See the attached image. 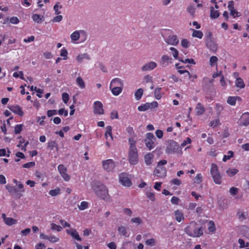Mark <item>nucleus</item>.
<instances>
[{
	"instance_id": "obj_60",
	"label": "nucleus",
	"mask_w": 249,
	"mask_h": 249,
	"mask_svg": "<svg viewBox=\"0 0 249 249\" xmlns=\"http://www.w3.org/2000/svg\"><path fill=\"white\" fill-rule=\"evenodd\" d=\"M67 54H68V52L65 48H63L61 50L60 55L61 56H63L64 60H66L67 59Z\"/></svg>"
},
{
	"instance_id": "obj_27",
	"label": "nucleus",
	"mask_w": 249,
	"mask_h": 249,
	"mask_svg": "<svg viewBox=\"0 0 249 249\" xmlns=\"http://www.w3.org/2000/svg\"><path fill=\"white\" fill-rule=\"evenodd\" d=\"M240 97L238 96L232 97L230 96L228 97L227 100V103L231 106H234L236 104V100H240Z\"/></svg>"
},
{
	"instance_id": "obj_33",
	"label": "nucleus",
	"mask_w": 249,
	"mask_h": 249,
	"mask_svg": "<svg viewBox=\"0 0 249 249\" xmlns=\"http://www.w3.org/2000/svg\"><path fill=\"white\" fill-rule=\"evenodd\" d=\"M203 36V33L198 30H193V32L192 34V36L193 37H197L198 38H202Z\"/></svg>"
},
{
	"instance_id": "obj_22",
	"label": "nucleus",
	"mask_w": 249,
	"mask_h": 249,
	"mask_svg": "<svg viewBox=\"0 0 249 249\" xmlns=\"http://www.w3.org/2000/svg\"><path fill=\"white\" fill-rule=\"evenodd\" d=\"M9 22L12 24H17L19 22V19L17 17H12L9 20L7 18L3 20L2 23L3 24H7Z\"/></svg>"
},
{
	"instance_id": "obj_6",
	"label": "nucleus",
	"mask_w": 249,
	"mask_h": 249,
	"mask_svg": "<svg viewBox=\"0 0 249 249\" xmlns=\"http://www.w3.org/2000/svg\"><path fill=\"white\" fill-rule=\"evenodd\" d=\"M80 36H84L83 40H85L86 39L87 35L86 34V33L83 30H80L74 32L71 34V38L72 41H75L79 39Z\"/></svg>"
},
{
	"instance_id": "obj_52",
	"label": "nucleus",
	"mask_w": 249,
	"mask_h": 249,
	"mask_svg": "<svg viewBox=\"0 0 249 249\" xmlns=\"http://www.w3.org/2000/svg\"><path fill=\"white\" fill-rule=\"evenodd\" d=\"M88 207V203L86 201H82L80 205L78 206V208L80 210H84L87 209Z\"/></svg>"
},
{
	"instance_id": "obj_32",
	"label": "nucleus",
	"mask_w": 249,
	"mask_h": 249,
	"mask_svg": "<svg viewBox=\"0 0 249 249\" xmlns=\"http://www.w3.org/2000/svg\"><path fill=\"white\" fill-rule=\"evenodd\" d=\"M143 92V90L142 89L140 88L137 90L135 93V98L137 100H139L141 98Z\"/></svg>"
},
{
	"instance_id": "obj_17",
	"label": "nucleus",
	"mask_w": 249,
	"mask_h": 249,
	"mask_svg": "<svg viewBox=\"0 0 249 249\" xmlns=\"http://www.w3.org/2000/svg\"><path fill=\"white\" fill-rule=\"evenodd\" d=\"M67 232L77 240L81 241V238L76 230L74 229L67 230Z\"/></svg>"
},
{
	"instance_id": "obj_21",
	"label": "nucleus",
	"mask_w": 249,
	"mask_h": 249,
	"mask_svg": "<svg viewBox=\"0 0 249 249\" xmlns=\"http://www.w3.org/2000/svg\"><path fill=\"white\" fill-rule=\"evenodd\" d=\"M228 8L230 11L231 16H234V14H238V12L236 11L234 8V2L232 0L229 1L228 2Z\"/></svg>"
},
{
	"instance_id": "obj_39",
	"label": "nucleus",
	"mask_w": 249,
	"mask_h": 249,
	"mask_svg": "<svg viewBox=\"0 0 249 249\" xmlns=\"http://www.w3.org/2000/svg\"><path fill=\"white\" fill-rule=\"evenodd\" d=\"M138 109L140 111H144L147 110V109H149V105L148 103L139 106Z\"/></svg>"
},
{
	"instance_id": "obj_7",
	"label": "nucleus",
	"mask_w": 249,
	"mask_h": 249,
	"mask_svg": "<svg viewBox=\"0 0 249 249\" xmlns=\"http://www.w3.org/2000/svg\"><path fill=\"white\" fill-rule=\"evenodd\" d=\"M119 181L120 183L125 186H130L131 185V182L128 177V175L125 173H121L119 175Z\"/></svg>"
},
{
	"instance_id": "obj_47",
	"label": "nucleus",
	"mask_w": 249,
	"mask_h": 249,
	"mask_svg": "<svg viewBox=\"0 0 249 249\" xmlns=\"http://www.w3.org/2000/svg\"><path fill=\"white\" fill-rule=\"evenodd\" d=\"M62 8V6L61 5H59V3H57L55 4V5L53 7V9L55 11V13L56 15H59L61 13L60 11H59V9H60Z\"/></svg>"
},
{
	"instance_id": "obj_37",
	"label": "nucleus",
	"mask_w": 249,
	"mask_h": 249,
	"mask_svg": "<svg viewBox=\"0 0 249 249\" xmlns=\"http://www.w3.org/2000/svg\"><path fill=\"white\" fill-rule=\"evenodd\" d=\"M238 171L236 169H229L226 171L227 174L229 177H232L238 173Z\"/></svg>"
},
{
	"instance_id": "obj_19",
	"label": "nucleus",
	"mask_w": 249,
	"mask_h": 249,
	"mask_svg": "<svg viewBox=\"0 0 249 249\" xmlns=\"http://www.w3.org/2000/svg\"><path fill=\"white\" fill-rule=\"evenodd\" d=\"M174 213L175 219L178 222H180L182 220L184 219V214L181 211L176 210Z\"/></svg>"
},
{
	"instance_id": "obj_30",
	"label": "nucleus",
	"mask_w": 249,
	"mask_h": 249,
	"mask_svg": "<svg viewBox=\"0 0 249 249\" xmlns=\"http://www.w3.org/2000/svg\"><path fill=\"white\" fill-rule=\"evenodd\" d=\"M4 222L7 225L12 226L17 224V221L13 218L8 217L7 219H6V220L4 221Z\"/></svg>"
},
{
	"instance_id": "obj_62",
	"label": "nucleus",
	"mask_w": 249,
	"mask_h": 249,
	"mask_svg": "<svg viewBox=\"0 0 249 249\" xmlns=\"http://www.w3.org/2000/svg\"><path fill=\"white\" fill-rule=\"evenodd\" d=\"M33 19L35 22L40 23L44 20V17H32Z\"/></svg>"
},
{
	"instance_id": "obj_45",
	"label": "nucleus",
	"mask_w": 249,
	"mask_h": 249,
	"mask_svg": "<svg viewBox=\"0 0 249 249\" xmlns=\"http://www.w3.org/2000/svg\"><path fill=\"white\" fill-rule=\"evenodd\" d=\"M60 190L59 188H57L54 190H51L49 191V194L53 196H56L60 194Z\"/></svg>"
},
{
	"instance_id": "obj_49",
	"label": "nucleus",
	"mask_w": 249,
	"mask_h": 249,
	"mask_svg": "<svg viewBox=\"0 0 249 249\" xmlns=\"http://www.w3.org/2000/svg\"><path fill=\"white\" fill-rule=\"evenodd\" d=\"M170 50L172 51V54L173 57L175 59H177L178 58V51L174 47H171Z\"/></svg>"
},
{
	"instance_id": "obj_20",
	"label": "nucleus",
	"mask_w": 249,
	"mask_h": 249,
	"mask_svg": "<svg viewBox=\"0 0 249 249\" xmlns=\"http://www.w3.org/2000/svg\"><path fill=\"white\" fill-rule=\"evenodd\" d=\"M193 237H199L202 235L203 233V230L202 227H199L198 228H195L193 226Z\"/></svg>"
},
{
	"instance_id": "obj_8",
	"label": "nucleus",
	"mask_w": 249,
	"mask_h": 249,
	"mask_svg": "<svg viewBox=\"0 0 249 249\" xmlns=\"http://www.w3.org/2000/svg\"><path fill=\"white\" fill-rule=\"evenodd\" d=\"M58 170L63 178V179L65 181H69L70 180V177L69 175L67 173V168L64 166L63 164H60L58 166Z\"/></svg>"
},
{
	"instance_id": "obj_46",
	"label": "nucleus",
	"mask_w": 249,
	"mask_h": 249,
	"mask_svg": "<svg viewBox=\"0 0 249 249\" xmlns=\"http://www.w3.org/2000/svg\"><path fill=\"white\" fill-rule=\"evenodd\" d=\"M48 147L51 150H53L54 147L57 149V144L55 141H51L48 143Z\"/></svg>"
},
{
	"instance_id": "obj_12",
	"label": "nucleus",
	"mask_w": 249,
	"mask_h": 249,
	"mask_svg": "<svg viewBox=\"0 0 249 249\" xmlns=\"http://www.w3.org/2000/svg\"><path fill=\"white\" fill-rule=\"evenodd\" d=\"M205 44L206 47L211 51L214 53L216 52L217 50V44L214 39L209 41H205Z\"/></svg>"
},
{
	"instance_id": "obj_50",
	"label": "nucleus",
	"mask_w": 249,
	"mask_h": 249,
	"mask_svg": "<svg viewBox=\"0 0 249 249\" xmlns=\"http://www.w3.org/2000/svg\"><path fill=\"white\" fill-rule=\"evenodd\" d=\"M211 14L210 16H219L220 13L218 12V9H214L213 6L211 7Z\"/></svg>"
},
{
	"instance_id": "obj_51",
	"label": "nucleus",
	"mask_w": 249,
	"mask_h": 249,
	"mask_svg": "<svg viewBox=\"0 0 249 249\" xmlns=\"http://www.w3.org/2000/svg\"><path fill=\"white\" fill-rule=\"evenodd\" d=\"M6 189L8 192L12 195H14V194L16 193L18 190L17 188L10 186H7L6 187Z\"/></svg>"
},
{
	"instance_id": "obj_13",
	"label": "nucleus",
	"mask_w": 249,
	"mask_h": 249,
	"mask_svg": "<svg viewBox=\"0 0 249 249\" xmlns=\"http://www.w3.org/2000/svg\"><path fill=\"white\" fill-rule=\"evenodd\" d=\"M165 42L168 44L176 46L178 43L179 40L178 39V37L176 36L173 35L169 36L166 39Z\"/></svg>"
},
{
	"instance_id": "obj_3",
	"label": "nucleus",
	"mask_w": 249,
	"mask_h": 249,
	"mask_svg": "<svg viewBox=\"0 0 249 249\" xmlns=\"http://www.w3.org/2000/svg\"><path fill=\"white\" fill-rule=\"evenodd\" d=\"M179 146L178 143L173 140H169L167 142V145L165 150L168 154H173L179 151Z\"/></svg>"
},
{
	"instance_id": "obj_44",
	"label": "nucleus",
	"mask_w": 249,
	"mask_h": 249,
	"mask_svg": "<svg viewBox=\"0 0 249 249\" xmlns=\"http://www.w3.org/2000/svg\"><path fill=\"white\" fill-rule=\"evenodd\" d=\"M238 243L240 244L239 247L240 248H243L248 247L249 246V242L245 243L244 240L242 239H239Z\"/></svg>"
},
{
	"instance_id": "obj_29",
	"label": "nucleus",
	"mask_w": 249,
	"mask_h": 249,
	"mask_svg": "<svg viewBox=\"0 0 249 249\" xmlns=\"http://www.w3.org/2000/svg\"><path fill=\"white\" fill-rule=\"evenodd\" d=\"M235 84L236 87L240 89H243L245 86L243 80L241 78L236 79L235 82Z\"/></svg>"
},
{
	"instance_id": "obj_25",
	"label": "nucleus",
	"mask_w": 249,
	"mask_h": 249,
	"mask_svg": "<svg viewBox=\"0 0 249 249\" xmlns=\"http://www.w3.org/2000/svg\"><path fill=\"white\" fill-rule=\"evenodd\" d=\"M84 59H86L89 60L90 59V57L87 53L79 54L76 57L77 60L79 63H81Z\"/></svg>"
},
{
	"instance_id": "obj_16",
	"label": "nucleus",
	"mask_w": 249,
	"mask_h": 249,
	"mask_svg": "<svg viewBox=\"0 0 249 249\" xmlns=\"http://www.w3.org/2000/svg\"><path fill=\"white\" fill-rule=\"evenodd\" d=\"M124 85L122 80L118 78H115L111 81L109 85V89H111L113 87H121Z\"/></svg>"
},
{
	"instance_id": "obj_59",
	"label": "nucleus",
	"mask_w": 249,
	"mask_h": 249,
	"mask_svg": "<svg viewBox=\"0 0 249 249\" xmlns=\"http://www.w3.org/2000/svg\"><path fill=\"white\" fill-rule=\"evenodd\" d=\"M143 82H145L146 83H148L149 82L152 83V77L149 75H147L145 76L143 78Z\"/></svg>"
},
{
	"instance_id": "obj_18",
	"label": "nucleus",
	"mask_w": 249,
	"mask_h": 249,
	"mask_svg": "<svg viewBox=\"0 0 249 249\" xmlns=\"http://www.w3.org/2000/svg\"><path fill=\"white\" fill-rule=\"evenodd\" d=\"M171 59L167 55H163L160 61V64L162 67H165L167 66L169 63V61Z\"/></svg>"
},
{
	"instance_id": "obj_61",
	"label": "nucleus",
	"mask_w": 249,
	"mask_h": 249,
	"mask_svg": "<svg viewBox=\"0 0 249 249\" xmlns=\"http://www.w3.org/2000/svg\"><path fill=\"white\" fill-rule=\"evenodd\" d=\"M23 192H24V189L20 191L17 190V192L14 194V197L16 198H19L22 196V193Z\"/></svg>"
},
{
	"instance_id": "obj_31",
	"label": "nucleus",
	"mask_w": 249,
	"mask_h": 249,
	"mask_svg": "<svg viewBox=\"0 0 249 249\" xmlns=\"http://www.w3.org/2000/svg\"><path fill=\"white\" fill-rule=\"evenodd\" d=\"M128 142L129 144V149H137L136 146V142L132 138L128 139Z\"/></svg>"
},
{
	"instance_id": "obj_55",
	"label": "nucleus",
	"mask_w": 249,
	"mask_h": 249,
	"mask_svg": "<svg viewBox=\"0 0 249 249\" xmlns=\"http://www.w3.org/2000/svg\"><path fill=\"white\" fill-rule=\"evenodd\" d=\"M22 124H17L15 126L14 132L15 134H19L22 131Z\"/></svg>"
},
{
	"instance_id": "obj_14",
	"label": "nucleus",
	"mask_w": 249,
	"mask_h": 249,
	"mask_svg": "<svg viewBox=\"0 0 249 249\" xmlns=\"http://www.w3.org/2000/svg\"><path fill=\"white\" fill-rule=\"evenodd\" d=\"M8 108L13 112L17 114L20 116H22L24 114V113L22 110V108L18 105L8 106Z\"/></svg>"
},
{
	"instance_id": "obj_1",
	"label": "nucleus",
	"mask_w": 249,
	"mask_h": 249,
	"mask_svg": "<svg viewBox=\"0 0 249 249\" xmlns=\"http://www.w3.org/2000/svg\"><path fill=\"white\" fill-rule=\"evenodd\" d=\"M92 188L96 195L100 198L107 200L109 199L108 190L106 187L102 183L95 181L93 183Z\"/></svg>"
},
{
	"instance_id": "obj_28",
	"label": "nucleus",
	"mask_w": 249,
	"mask_h": 249,
	"mask_svg": "<svg viewBox=\"0 0 249 249\" xmlns=\"http://www.w3.org/2000/svg\"><path fill=\"white\" fill-rule=\"evenodd\" d=\"M210 172L212 177L219 173L216 164L214 163L212 164Z\"/></svg>"
},
{
	"instance_id": "obj_9",
	"label": "nucleus",
	"mask_w": 249,
	"mask_h": 249,
	"mask_svg": "<svg viewBox=\"0 0 249 249\" xmlns=\"http://www.w3.org/2000/svg\"><path fill=\"white\" fill-rule=\"evenodd\" d=\"M166 169L165 167L157 165L155 169L154 175L158 177L163 178L166 176Z\"/></svg>"
},
{
	"instance_id": "obj_24",
	"label": "nucleus",
	"mask_w": 249,
	"mask_h": 249,
	"mask_svg": "<svg viewBox=\"0 0 249 249\" xmlns=\"http://www.w3.org/2000/svg\"><path fill=\"white\" fill-rule=\"evenodd\" d=\"M110 89L114 95L118 96L122 92L123 88L121 87H113Z\"/></svg>"
},
{
	"instance_id": "obj_26",
	"label": "nucleus",
	"mask_w": 249,
	"mask_h": 249,
	"mask_svg": "<svg viewBox=\"0 0 249 249\" xmlns=\"http://www.w3.org/2000/svg\"><path fill=\"white\" fill-rule=\"evenodd\" d=\"M197 115H201L203 114L205 111L204 107L200 103H198L196 107Z\"/></svg>"
},
{
	"instance_id": "obj_48",
	"label": "nucleus",
	"mask_w": 249,
	"mask_h": 249,
	"mask_svg": "<svg viewBox=\"0 0 249 249\" xmlns=\"http://www.w3.org/2000/svg\"><path fill=\"white\" fill-rule=\"evenodd\" d=\"M233 156V153L231 151L228 152V155H224L223 158V161L225 162L227 160H230Z\"/></svg>"
},
{
	"instance_id": "obj_2",
	"label": "nucleus",
	"mask_w": 249,
	"mask_h": 249,
	"mask_svg": "<svg viewBox=\"0 0 249 249\" xmlns=\"http://www.w3.org/2000/svg\"><path fill=\"white\" fill-rule=\"evenodd\" d=\"M156 138L151 133H148L146 134V138L144 139V142L146 147L151 150L153 149L157 143H156Z\"/></svg>"
},
{
	"instance_id": "obj_63",
	"label": "nucleus",
	"mask_w": 249,
	"mask_h": 249,
	"mask_svg": "<svg viewBox=\"0 0 249 249\" xmlns=\"http://www.w3.org/2000/svg\"><path fill=\"white\" fill-rule=\"evenodd\" d=\"M35 164H35V162H33V161L29 162L24 164L23 165V167L26 168H29L31 167H34L35 166Z\"/></svg>"
},
{
	"instance_id": "obj_56",
	"label": "nucleus",
	"mask_w": 249,
	"mask_h": 249,
	"mask_svg": "<svg viewBox=\"0 0 249 249\" xmlns=\"http://www.w3.org/2000/svg\"><path fill=\"white\" fill-rule=\"evenodd\" d=\"M51 225V229L53 230H56L57 231H59L62 229V228L61 226H58L55 224L52 223Z\"/></svg>"
},
{
	"instance_id": "obj_36",
	"label": "nucleus",
	"mask_w": 249,
	"mask_h": 249,
	"mask_svg": "<svg viewBox=\"0 0 249 249\" xmlns=\"http://www.w3.org/2000/svg\"><path fill=\"white\" fill-rule=\"evenodd\" d=\"M184 231L188 235L193 237V226L192 225L186 227L184 229Z\"/></svg>"
},
{
	"instance_id": "obj_42",
	"label": "nucleus",
	"mask_w": 249,
	"mask_h": 249,
	"mask_svg": "<svg viewBox=\"0 0 249 249\" xmlns=\"http://www.w3.org/2000/svg\"><path fill=\"white\" fill-rule=\"evenodd\" d=\"M112 127L111 126H107L106 127V132L105 133V137L107 139V134H108V135L110 137L111 139H113V137L112 135Z\"/></svg>"
},
{
	"instance_id": "obj_4",
	"label": "nucleus",
	"mask_w": 249,
	"mask_h": 249,
	"mask_svg": "<svg viewBox=\"0 0 249 249\" xmlns=\"http://www.w3.org/2000/svg\"><path fill=\"white\" fill-rule=\"evenodd\" d=\"M128 159L130 164L136 165L138 163L139 158L137 149L128 150Z\"/></svg>"
},
{
	"instance_id": "obj_54",
	"label": "nucleus",
	"mask_w": 249,
	"mask_h": 249,
	"mask_svg": "<svg viewBox=\"0 0 249 249\" xmlns=\"http://www.w3.org/2000/svg\"><path fill=\"white\" fill-rule=\"evenodd\" d=\"M131 222L132 223H136L138 225H140L142 223V220L139 217H135L131 219Z\"/></svg>"
},
{
	"instance_id": "obj_11",
	"label": "nucleus",
	"mask_w": 249,
	"mask_h": 249,
	"mask_svg": "<svg viewBox=\"0 0 249 249\" xmlns=\"http://www.w3.org/2000/svg\"><path fill=\"white\" fill-rule=\"evenodd\" d=\"M157 64L156 62L151 61L148 63H145L142 68L141 70L142 71H152L156 68Z\"/></svg>"
},
{
	"instance_id": "obj_58",
	"label": "nucleus",
	"mask_w": 249,
	"mask_h": 249,
	"mask_svg": "<svg viewBox=\"0 0 249 249\" xmlns=\"http://www.w3.org/2000/svg\"><path fill=\"white\" fill-rule=\"evenodd\" d=\"M230 193L231 195L235 196L238 193V189L234 187H232L230 189Z\"/></svg>"
},
{
	"instance_id": "obj_5",
	"label": "nucleus",
	"mask_w": 249,
	"mask_h": 249,
	"mask_svg": "<svg viewBox=\"0 0 249 249\" xmlns=\"http://www.w3.org/2000/svg\"><path fill=\"white\" fill-rule=\"evenodd\" d=\"M102 165L103 168L107 172H112L115 166L114 161L111 159L103 161Z\"/></svg>"
},
{
	"instance_id": "obj_35",
	"label": "nucleus",
	"mask_w": 249,
	"mask_h": 249,
	"mask_svg": "<svg viewBox=\"0 0 249 249\" xmlns=\"http://www.w3.org/2000/svg\"><path fill=\"white\" fill-rule=\"evenodd\" d=\"M76 83L81 89H84L85 88V84L81 77H78L76 80Z\"/></svg>"
},
{
	"instance_id": "obj_15",
	"label": "nucleus",
	"mask_w": 249,
	"mask_h": 249,
	"mask_svg": "<svg viewBox=\"0 0 249 249\" xmlns=\"http://www.w3.org/2000/svg\"><path fill=\"white\" fill-rule=\"evenodd\" d=\"M249 124V113L246 112L241 116L240 119V125H244L245 126Z\"/></svg>"
},
{
	"instance_id": "obj_57",
	"label": "nucleus",
	"mask_w": 249,
	"mask_h": 249,
	"mask_svg": "<svg viewBox=\"0 0 249 249\" xmlns=\"http://www.w3.org/2000/svg\"><path fill=\"white\" fill-rule=\"evenodd\" d=\"M62 98L63 101L65 104H67L69 99V95L67 93H66V92L63 93L62 95Z\"/></svg>"
},
{
	"instance_id": "obj_40",
	"label": "nucleus",
	"mask_w": 249,
	"mask_h": 249,
	"mask_svg": "<svg viewBox=\"0 0 249 249\" xmlns=\"http://www.w3.org/2000/svg\"><path fill=\"white\" fill-rule=\"evenodd\" d=\"M156 240L153 238L147 239L145 242V244L146 245L150 246H154L156 245Z\"/></svg>"
},
{
	"instance_id": "obj_41",
	"label": "nucleus",
	"mask_w": 249,
	"mask_h": 249,
	"mask_svg": "<svg viewBox=\"0 0 249 249\" xmlns=\"http://www.w3.org/2000/svg\"><path fill=\"white\" fill-rule=\"evenodd\" d=\"M160 88H157L155 89L154 94L156 99L159 100L161 98V95L160 94Z\"/></svg>"
},
{
	"instance_id": "obj_53",
	"label": "nucleus",
	"mask_w": 249,
	"mask_h": 249,
	"mask_svg": "<svg viewBox=\"0 0 249 249\" xmlns=\"http://www.w3.org/2000/svg\"><path fill=\"white\" fill-rule=\"evenodd\" d=\"M218 61V58L215 56H213L211 57L210 59V65L211 66H213L214 65V63H216Z\"/></svg>"
},
{
	"instance_id": "obj_38",
	"label": "nucleus",
	"mask_w": 249,
	"mask_h": 249,
	"mask_svg": "<svg viewBox=\"0 0 249 249\" xmlns=\"http://www.w3.org/2000/svg\"><path fill=\"white\" fill-rule=\"evenodd\" d=\"M214 182L217 184L221 183V177L219 173L213 177Z\"/></svg>"
},
{
	"instance_id": "obj_64",
	"label": "nucleus",
	"mask_w": 249,
	"mask_h": 249,
	"mask_svg": "<svg viewBox=\"0 0 249 249\" xmlns=\"http://www.w3.org/2000/svg\"><path fill=\"white\" fill-rule=\"evenodd\" d=\"M220 124V122L218 119H216L213 121H212L210 123V125L212 127H214Z\"/></svg>"
},
{
	"instance_id": "obj_34",
	"label": "nucleus",
	"mask_w": 249,
	"mask_h": 249,
	"mask_svg": "<svg viewBox=\"0 0 249 249\" xmlns=\"http://www.w3.org/2000/svg\"><path fill=\"white\" fill-rule=\"evenodd\" d=\"M196 9V6L195 4H191L187 7V10L190 14L193 15L195 13Z\"/></svg>"
},
{
	"instance_id": "obj_10",
	"label": "nucleus",
	"mask_w": 249,
	"mask_h": 249,
	"mask_svg": "<svg viewBox=\"0 0 249 249\" xmlns=\"http://www.w3.org/2000/svg\"><path fill=\"white\" fill-rule=\"evenodd\" d=\"M94 112L95 114H103L104 113L103 108V104L100 101H96L94 103L93 105Z\"/></svg>"
},
{
	"instance_id": "obj_23",
	"label": "nucleus",
	"mask_w": 249,
	"mask_h": 249,
	"mask_svg": "<svg viewBox=\"0 0 249 249\" xmlns=\"http://www.w3.org/2000/svg\"><path fill=\"white\" fill-rule=\"evenodd\" d=\"M154 158V155L151 153L146 154L144 156L145 162L146 165H149L152 163V160Z\"/></svg>"
},
{
	"instance_id": "obj_43",
	"label": "nucleus",
	"mask_w": 249,
	"mask_h": 249,
	"mask_svg": "<svg viewBox=\"0 0 249 249\" xmlns=\"http://www.w3.org/2000/svg\"><path fill=\"white\" fill-rule=\"evenodd\" d=\"M118 231L119 233L124 236H128L127 235L126 228L124 226H121L118 228Z\"/></svg>"
}]
</instances>
